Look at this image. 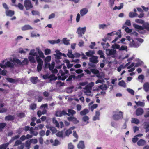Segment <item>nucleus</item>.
I'll return each mask as SVG.
<instances>
[{
    "label": "nucleus",
    "instance_id": "49",
    "mask_svg": "<svg viewBox=\"0 0 149 149\" xmlns=\"http://www.w3.org/2000/svg\"><path fill=\"white\" fill-rule=\"evenodd\" d=\"M50 130L52 131V133L53 134H56V132H58L56 129L54 127H51L50 128Z\"/></svg>",
    "mask_w": 149,
    "mask_h": 149
},
{
    "label": "nucleus",
    "instance_id": "32",
    "mask_svg": "<svg viewBox=\"0 0 149 149\" xmlns=\"http://www.w3.org/2000/svg\"><path fill=\"white\" fill-rule=\"evenodd\" d=\"M85 89L86 90L85 93H91V87L89 85H87L85 87Z\"/></svg>",
    "mask_w": 149,
    "mask_h": 149
},
{
    "label": "nucleus",
    "instance_id": "21",
    "mask_svg": "<svg viewBox=\"0 0 149 149\" xmlns=\"http://www.w3.org/2000/svg\"><path fill=\"white\" fill-rule=\"evenodd\" d=\"M35 58V56L29 55L28 57L29 61L31 63H34L36 61Z\"/></svg>",
    "mask_w": 149,
    "mask_h": 149
},
{
    "label": "nucleus",
    "instance_id": "64",
    "mask_svg": "<svg viewBox=\"0 0 149 149\" xmlns=\"http://www.w3.org/2000/svg\"><path fill=\"white\" fill-rule=\"evenodd\" d=\"M20 145L18 146L17 149H23L25 146V144L24 143H22Z\"/></svg>",
    "mask_w": 149,
    "mask_h": 149
},
{
    "label": "nucleus",
    "instance_id": "41",
    "mask_svg": "<svg viewBox=\"0 0 149 149\" xmlns=\"http://www.w3.org/2000/svg\"><path fill=\"white\" fill-rule=\"evenodd\" d=\"M56 134L57 137H63V132L62 131H58V132L56 133Z\"/></svg>",
    "mask_w": 149,
    "mask_h": 149
},
{
    "label": "nucleus",
    "instance_id": "54",
    "mask_svg": "<svg viewBox=\"0 0 149 149\" xmlns=\"http://www.w3.org/2000/svg\"><path fill=\"white\" fill-rule=\"evenodd\" d=\"M51 51L50 49L47 48L45 49L44 51L45 54V55H48L51 54Z\"/></svg>",
    "mask_w": 149,
    "mask_h": 149
},
{
    "label": "nucleus",
    "instance_id": "2",
    "mask_svg": "<svg viewBox=\"0 0 149 149\" xmlns=\"http://www.w3.org/2000/svg\"><path fill=\"white\" fill-rule=\"evenodd\" d=\"M113 113L114 114L112 116V118L115 120L117 121L123 118V113L121 111H114Z\"/></svg>",
    "mask_w": 149,
    "mask_h": 149
},
{
    "label": "nucleus",
    "instance_id": "44",
    "mask_svg": "<svg viewBox=\"0 0 149 149\" xmlns=\"http://www.w3.org/2000/svg\"><path fill=\"white\" fill-rule=\"evenodd\" d=\"M118 85L119 86L125 87H126V84L123 80H121L118 83Z\"/></svg>",
    "mask_w": 149,
    "mask_h": 149
},
{
    "label": "nucleus",
    "instance_id": "43",
    "mask_svg": "<svg viewBox=\"0 0 149 149\" xmlns=\"http://www.w3.org/2000/svg\"><path fill=\"white\" fill-rule=\"evenodd\" d=\"M98 54L100 55V57L105 58V56L104 55V54L101 50H100L98 51Z\"/></svg>",
    "mask_w": 149,
    "mask_h": 149
},
{
    "label": "nucleus",
    "instance_id": "23",
    "mask_svg": "<svg viewBox=\"0 0 149 149\" xmlns=\"http://www.w3.org/2000/svg\"><path fill=\"white\" fill-rule=\"evenodd\" d=\"M95 52L94 51L89 50L86 53V54L88 57H91L94 54Z\"/></svg>",
    "mask_w": 149,
    "mask_h": 149
},
{
    "label": "nucleus",
    "instance_id": "53",
    "mask_svg": "<svg viewBox=\"0 0 149 149\" xmlns=\"http://www.w3.org/2000/svg\"><path fill=\"white\" fill-rule=\"evenodd\" d=\"M89 119V118L88 116H84L82 118V120L86 122L87 123H88V120Z\"/></svg>",
    "mask_w": 149,
    "mask_h": 149
},
{
    "label": "nucleus",
    "instance_id": "36",
    "mask_svg": "<svg viewBox=\"0 0 149 149\" xmlns=\"http://www.w3.org/2000/svg\"><path fill=\"white\" fill-rule=\"evenodd\" d=\"M68 113L70 114V116L71 115L73 116L76 113V111L74 110L71 109H68Z\"/></svg>",
    "mask_w": 149,
    "mask_h": 149
},
{
    "label": "nucleus",
    "instance_id": "39",
    "mask_svg": "<svg viewBox=\"0 0 149 149\" xmlns=\"http://www.w3.org/2000/svg\"><path fill=\"white\" fill-rule=\"evenodd\" d=\"M110 25V24L109 23H108L107 25L105 24H100L99 26V27L100 29H103L107 27V26H109Z\"/></svg>",
    "mask_w": 149,
    "mask_h": 149
},
{
    "label": "nucleus",
    "instance_id": "31",
    "mask_svg": "<svg viewBox=\"0 0 149 149\" xmlns=\"http://www.w3.org/2000/svg\"><path fill=\"white\" fill-rule=\"evenodd\" d=\"M132 123H134L136 124H138L140 122L139 120L135 118H132L131 121Z\"/></svg>",
    "mask_w": 149,
    "mask_h": 149
},
{
    "label": "nucleus",
    "instance_id": "47",
    "mask_svg": "<svg viewBox=\"0 0 149 149\" xmlns=\"http://www.w3.org/2000/svg\"><path fill=\"white\" fill-rule=\"evenodd\" d=\"M13 61L16 63H17V64L19 65H21V61L17 58H14L13 59Z\"/></svg>",
    "mask_w": 149,
    "mask_h": 149
},
{
    "label": "nucleus",
    "instance_id": "4",
    "mask_svg": "<svg viewBox=\"0 0 149 149\" xmlns=\"http://www.w3.org/2000/svg\"><path fill=\"white\" fill-rule=\"evenodd\" d=\"M47 104H43L41 106L40 109L43 110V111L42 112L40 110L38 111V116L40 117L42 114H44L46 113L47 110L46 108H47Z\"/></svg>",
    "mask_w": 149,
    "mask_h": 149
},
{
    "label": "nucleus",
    "instance_id": "37",
    "mask_svg": "<svg viewBox=\"0 0 149 149\" xmlns=\"http://www.w3.org/2000/svg\"><path fill=\"white\" fill-rule=\"evenodd\" d=\"M48 42L51 44H54L56 43H59L60 42V39H58L56 40H49Z\"/></svg>",
    "mask_w": 149,
    "mask_h": 149
},
{
    "label": "nucleus",
    "instance_id": "15",
    "mask_svg": "<svg viewBox=\"0 0 149 149\" xmlns=\"http://www.w3.org/2000/svg\"><path fill=\"white\" fill-rule=\"evenodd\" d=\"M6 13L7 16L12 17L14 14V11L11 10H6Z\"/></svg>",
    "mask_w": 149,
    "mask_h": 149
},
{
    "label": "nucleus",
    "instance_id": "63",
    "mask_svg": "<svg viewBox=\"0 0 149 149\" xmlns=\"http://www.w3.org/2000/svg\"><path fill=\"white\" fill-rule=\"evenodd\" d=\"M30 108L33 110L36 107V104H31L30 106Z\"/></svg>",
    "mask_w": 149,
    "mask_h": 149
},
{
    "label": "nucleus",
    "instance_id": "48",
    "mask_svg": "<svg viewBox=\"0 0 149 149\" xmlns=\"http://www.w3.org/2000/svg\"><path fill=\"white\" fill-rule=\"evenodd\" d=\"M135 103L138 106H139L141 107H144L145 105V103L143 102L138 101V102H135Z\"/></svg>",
    "mask_w": 149,
    "mask_h": 149
},
{
    "label": "nucleus",
    "instance_id": "7",
    "mask_svg": "<svg viewBox=\"0 0 149 149\" xmlns=\"http://www.w3.org/2000/svg\"><path fill=\"white\" fill-rule=\"evenodd\" d=\"M63 115H67L68 116H70L69 113H67L64 110H63L62 111H57L56 113V116L57 117H61Z\"/></svg>",
    "mask_w": 149,
    "mask_h": 149
},
{
    "label": "nucleus",
    "instance_id": "34",
    "mask_svg": "<svg viewBox=\"0 0 149 149\" xmlns=\"http://www.w3.org/2000/svg\"><path fill=\"white\" fill-rule=\"evenodd\" d=\"M9 145V143L3 144L0 146V149H6Z\"/></svg>",
    "mask_w": 149,
    "mask_h": 149
},
{
    "label": "nucleus",
    "instance_id": "5",
    "mask_svg": "<svg viewBox=\"0 0 149 149\" xmlns=\"http://www.w3.org/2000/svg\"><path fill=\"white\" fill-rule=\"evenodd\" d=\"M86 31V27L81 28L80 27L78 28L77 29V31L79 37H81L83 34H85V32Z\"/></svg>",
    "mask_w": 149,
    "mask_h": 149
},
{
    "label": "nucleus",
    "instance_id": "12",
    "mask_svg": "<svg viewBox=\"0 0 149 149\" xmlns=\"http://www.w3.org/2000/svg\"><path fill=\"white\" fill-rule=\"evenodd\" d=\"M144 112L143 109L141 108H137L136 111V114L137 116L141 115L143 114Z\"/></svg>",
    "mask_w": 149,
    "mask_h": 149
},
{
    "label": "nucleus",
    "instance_id": "50",
    "mask_svg": "<svg viewBox=\"0 0 149 149\" xmlns=\"http://www.w3.org/2000/svg\"><path fill=\"white\" fill-rule=\"evenodd\" d=\"M75 76L74 75H71L69 76L68 78L66 79V81H72V78H73L74 79H75Z\"/></svg>",
    "mask_w": 149,
    "mask_h": 149
},
{
    "label": "nucleus",
    "instance_id": "18",
    "mask_svg": "<svg viewBox=\"0 0 149 149\" xmlns=\"http://www.w3.org/2000/svg\"><path fill=\"white\" fill-rule=\"evenodd\" d=\"M88 12L87 9L86 8H84L81 10L80 13L81 16H82L86 14Z\"/></svg>",
    "mask_w": 149,
    "mask_h": 149
},
{
    "label": "nucleus",
    "instance_id": "59",
    "mask_svg": "<svg viewBox=\"0 0 149 149\" xmlns=\"http://www.w3.org/2000/svg\"><path fill=\"white\" fill-rule=\"evenodd\" d=\"M112 47L113 49H118L120 48V45L117 44H115L112 45Z\"/></svg>",
    "mask_w": 149,
    "mask_h": 149
},
{
    "label": "nucleus",
    "instance_id": "28",
    "mask_svg": "<svg viewBox=\"0 0 149 149\" xmlns=\"http://www.w3.org/2000/svg\"><path fill=\"white\" fill-rule=\"evenodd\" d=\"M144 128L145 129L146 132H147L149 131V123L148 122H145L144 123Z\"/></svg>",
    "mask_w": 149,
    "mask_h": 149
},
{
    "label": "nucleus",
    "instance_id": "62",
    "mask_svg": "<svg viewBox=\"0 0 149 149\" xmlns=\"http://www.w3.org/2000/svg\"><path fill=\"white\" fill-rule=\"evenodd\" d=\"M135 22L137 23L141 24H143L144 22V21L143 20L139 19H136Z\"/></svg>",
    "mask_w": 149,
    "mask_h": 149
},
{
    "label": "nucleus",
    "instance_id": "14",
    "mask_svg": "<svg viewBox=\"0 0 149 149\" xmlns=\"http://www.w3.org/2000/svg\"><path fill=\"white\" fill-rule=\"evenodd\" d=\"M22 31H26L29 30H32L33 28L29 25H25L22 27Z\"/></svg>",
    "mask_w": 149,
    "mask_h": 149
},
{
    "label": "nucleus",
    "instance_id": "11",
    "mask_svg": "<svg viewBox=\"0 0 149 149\" xmlns=\"http://www.w3.org/2000/svg\"><path fill=\"white\" fill-rule=\"evenodd\" d=\"M77 147L79 149H84L85 148V145L83 141H81L77 145Z\"/></svg>",
    "mask_w": 149,
    "mask_h": 149
},
{
    "label": "nucleus",
    "instance_id": "33",
    "mask_svg": "<svg viewBox=\"0 0 149 149\" xmlns=\"http://www.w3.org/2000/svg\"><path fill=\"white\" fill-rule=\"evenodd\" d=\"M38 54L39 55V57H40L42 58H45L43 53L39 49H38Z\"/></svg>",
    "mask_w": 149,
    "mask_h": 149
},
{
    "label": "nucleus",
    "instance_id": "8",
    "mask_svg": "<svg viewBox=\"0 0 149 149\" xmlns=\"http://www.w3.org/2000/svg\"><path fill=\"white\" fill-rule=\"evenodd\" d=\"M67 120L70 121L72 122L73 123L76 124L79 122L77 118L74 116H70L67 117Z\"/></svg>",
    "mask_w": 149,
    "mask_h": 149
},
{
    "label": "nucleus",
    "instance_id": "17",
    "mask_svg": "<svg viewBox=\"0 0 149 149\" xmlns=\"http://www.w3.org/2000/svg\"><path fill=\"white\" fill-rule=\"evenodd\" d=\"M15 117L14 116L8 115L6 116L5 117V119L6 120L11 121L14 119Z\"/></svg>",
    "mask_w": 149,
    "mask_h": 149
},
{
    "label": "nucleus",
    "instance_id": "52",
    "mask_svg": "<svg viewBox=\"0 0 149 149\" xmlns=\"http://www.w3.org/2000/svg\"><path fill=\"white\" fill-rule=\"evenodd\" d=\"M15 6L16 7H18L20 10H23L24 8L23 5L20 3H19L17 5H15Z\"/></svg>",
    "mask_w": 149,
    "mask_h": 149
},
{
    "label": "nucleus",
    "instance_id": "29",
    "mask_svg": "<svg viewBox=\"0 0 149 149\" xmlns=\"http://www.w3.org/2000/svg\"><path fill=\"white\" fill-rule=\"evenodd\" d=\"M31 143L29 140H27L26 141L25 144V149H29L30 147Z\"/></svg>",
    "mask_w": 149,
    "mask_h": 149
},
{
    "label": "nucleus",
    "instance_id": "40",
    "mask_svg": "<svg viewBox=\"0 0 149 149\" xmlns=\"http://www.w3.org/2000/svg\"><path fill=\"white\" fill-rule=\"evenodd\" d=\"M90 70L93 73L95 74H97L99 73V71L96 69H91Z\"/></svg>",
    "mask_w": 149,
    "mask_h": 149
},
{
    "label": "nucleus",
    "instance_id": "45",
    "mask_svg": "<svg viewBox=\"0 0 149 149\" xmlns=\"http://www.w3.org/2000/svg\"><path fill=\"white\" fill-rule=\"evenodd\" d=\"M51 56H48L45 58L44 61L45 63H48L51 61Z\"/></svg>",
    "mask_w": 149,
    "mask_h": 149
},
{
    "label": "nucleus",
    "instance_id": "22",
    "mask_svg": "<svg viewBox=\"0 0 149 149\" xmlns=\"http://www.w3.org/2000/svg\"><path fill=\"white\" fill-rule=\"evenodd\" d=\"M4 106L3 104L2 103H0V113L6 112L7 111L6 109L4 108H2Z\"/></svg>",
    "mask_w": 149,
    "mask_h": 149
},
{
    "label": "nucleus",
    "instance_id": "27",
    "mask_svg": "<svg viewBox=\"0 0 149 149\" xmlns=\"http://www.w3.org/2000/svg\"><path fill=\"white\" fill-rule=\"evenodd\" d=\"M49 79L50 81H55L57 79V77L55 76L54 74H51L49 76Z\"/></svg>",
    "mask_w": 149,
    "mask_h": 149
},
{
    "label": "nucleus",
    "instance_id": "38",
    "mask_svg": "<svg viewBox=\"0 0 149 149\" xmlns=\"http://www.w3.org/2000/svg\"><path fill=\"white\" fill-rule=\"evenodd\" d=\"M137 15L138 14L137 13L132 12H130L129 14V17L130 18H133L136 17Z\"/></svg>",
    "mask_w": 149,
    "mask_h": 149
},
{
    "label": "nucleus",
    "instance_id": "55",
    "mask_svg": "<svg viewBox=\"0 0 149 149\" xmlns=\"http://www.w3.org/2000/svg\"><path fill=\"white\" fill-rule=\"evenodd\" d=\"M22 142L20 140H17L13 146H16L22 143Z\"/></svg>",
    "mask_w": 149,
    "mask_h": 149
},
{
    "label": "nucleus",
    "instance_id": "25",
    "mask_svg": "<svg viewBox=\"0 0 149 149\" xmlns=\"http://www.w3.org/2000/svg\"><path fill=\"white\" fill-rule=\"evenodd\" d=\"M52 122L54 124H55L56 127L58 128L60 127L59 124L55 118H52Z\"/></svg>",
    "mask_w": 149,
    "mask_h": 149
},
{
    "label": "nucleus",
    "instance_id": "42",
    "mask_svg": "<svg viewBox=\"0 0 149 149\" xmlns=\"http://www.w3.org/2000/svg\"><path fill=\"white\" fill-rule=\"evenodd\" d=\"M6 79L8 81L11 83H15L17 81L14 79L11 78H6Z\"/></svg>",
    "mask_w": 149,
    "mask_h": 149
},
{
    "label": "nucleus",
    "instance_id": "9",
    "mask_svg": "<svg viewBox=\"0 0 149 149\" xmlns=\"http://www.w3.org/2000/svg\"><path fill=\"white\" fill-rule=\"evenodd\" d=\"M98 58L97 56L93 55L89 59L91 62L95 63H97L99 61Z\"/></svg>",
    "mask_w": 149,
    "mask_h": 149
},
{
    "label": "nucleus",
    "instance_id": "3",
    "mask_svg": "<svg viewBox=\"0 0 149 149\" xmlns=\"http://www.w3.org/2000/svg\"><path fill=\"white\" fill-rule=\"evenodd\" d=\"M133 26L136 29L139 30H143L144 29H146V30L149 31V23H148L144 24L143 26H139L136 24H133Z\"/></svg>",
    "mask_w": 149,
    "mask_h": 149
},
{
    "label": "nucleus",
    "instance_id": "20",
    "mask_svg": "<svg viewBox=\"0 0 149 149\" xmlns=\"http://www.w3.org/2000/svg\"><path fill=\"white\" fill-rule=\"evenodd\" d=\"M146 143V142L143 139H140L137 142V144L139 146H144Z\"/></svg>",
    "mask_w": 149,
    "mask_h": 149
},
{
    "label": "nucleus",
    "instance_id": "61",
    "mask_svg": "<svg viewBox=\"0 0 149 149\" xmlns=\"http://www.w3.org/2000/svg\"><path fill=\"white\" fill-rule=\"evenodd\" d=\"M69 40H67L66 38H64L63 39V43L66 45L69 44Z\"/></svg>",
    "mask_w": 149,
    "mask_h": 149
},
{
    "label": "nucleus",
    "instance_id": "1",
    "mask_svg": "<svg viewBox=\"0 0 149 149\" xmlns=\"http://www.w3.org/2000/svg\"><path fill=\"white\" fill-rule=\"evenodd\" d=\"M5 61H3L2 63H0V67L2 68L3 69H5L6 67L10 68L11 69L13 68H14V65L12 63L10 62L9 61H7L4 64V62ZM7 71L5 70H2L1 68H0V74L5 76L7 73Z\"/></svg>",
    "mask_w": 149,
    "mask_h": 149
},
{
    "label": "nucleus",
    "instance_id": "60",
    "mask_svg": "<svg viewBox=\"0 0 149 149\" xmlns=\"http://www.w3.org/2000/svg\"><path fill=\"white\" fill-rule=\"evenodd\" d=\"M116 52V51L115 50H110L109 52V55H114L115 54Z\"/></svg>",
    "mask_w": 149,
    "mask_h": 149
},
{
    "label": "nucleus",
    "instance_id": "26",
    "mask_svg": "<svg viewBox=\"0 0 149 149\" xmlns=\"http://www.w3.org/2000/svg\"><path fill=\"white\" fill-rule=\"evenodd\" d=\"M30 80L33 84H36L37 82V77H31Z\"/></svg>",
    "mask_w": 149,
    "mask_h": 149
},
{
    "label": "nucleus",
    "instance_id": "13",
    "mask_svg": "<svg viewBox=\"0 0 149 149\" xmlns=\"http://www.w3.org/2000/svg\"><path fill=\"white\" fill-rule=\"evenodd\" d=\"M50 142L52 145L54 146H57L60 143V141L57 139H55L54 142L53 140L51 139L50 140Z\"/></svg>",
    "mask_w": 149,
    "mask_h": 149
},
{
    "label": "nucleus",
    "instance_id": "56",
    "mask_svg": "<svg viewBox=\"0 0 149 149\" xmlns=\"http://www.w3.org/2000/svg\"><path fill=\"white\" fill-rule=\"evenodd\" d=\"M65 134L67 136H69L70 134L72 133V131L70 128L67 130L65 131Z\"/></svg>",
    "mask_w": 149,
    "mask_h": 149
},
{
    "label": "nucleus",
    "instance_id": "46",
    "mask_svg": "<svg viewBox=\"0 0 149 149\" xmlns=\"http://www.w3.org/2000/svg\"><path fill=\"white\" fill-rule=\"evenodd\" d=\"M67 55L70 58H73L74 57V56L72 54V52L71 50L68 51Z\"/></svg>",
    "mask_w": 149,
    "mask_h": 149
},
{
    "label": "nucleus",
    "instance_id": "57",
    "mask_svg": "<svg viewBox=\"0 0 149 149\" xmlns=\"http://www.w3.org/2000/svg\"><path fill=\"white\" fill-rule=\"evenodd\" d=\"M68 149H74V146L72 143L70 142L68 144Z\"/></svg>",
    "mask_w": 149,
    "mask_h": 149
},
{
    "label": "nucleus",
    "instance_id": "51",
    "mask_svg": "<svg viewBox=\"0 0 149 149\" xmlns=\"http://www.w3.org/2000/svg\"><path fill=\"white\" fill-rule=\"evenodd\" d=\"M43 64V61L38 56V65L42 66Z\"/></svg>",
    "mask_w": 149,
    "mask_h": 149
},
{
    "label": "nucleus",
    "instance_id": "10",
    "mask_svg": "<svg viewBox=\"0 0 149 149\" xmlns=\"http://www.w3.org/2000/svg\"><path fill=\"white\" fill-rule=\"evenodd\" d=\"M129 45L131 47L137 48L139 46V44L138 42H135L132 39V41L130 42Z\"/></svg>",
    "mask_w": 149,
    "mask_h": 149
},
{
    "label": "nucleus",
    "instance_id": "30",
    "mask_svg": "<svg viewBox=\"0 0 149 149\" xmlns=\"http://www.w3.org/2000/svg\"><path fill=\"white\" fill-rule=\"evenodd\" d=\"M48 65H49L48 68H49V70L50 71H52L55 65V62H52L51 63V64L49 63V64Z\"/></svg>",
    "mask_w": 149,
    "mask_h": 149
},
{
    "label": "nucleus",
    "instance_id": "35",
    "mask_svg": "<svg viewBox=\"0 0 149 149\" xmlns=\"http://www.w3.org/2000/svg\"><path fill=\"white\" fill-rule=\"evenodd\" d=\"M88 110L87 109H85L84 110L81 111L80 112L81 115H84L88 113Z\"/></svg>",
    "mask_w": 149,
    "mask_h": 149
},
{
    "label": "nucleus",
    "instance_id": "6",
    "mask_svg": "<svg viewBox=\"0 0 149 149\" xmlns=\"http://www.w3.org/2000/svg\"><path fill=\"white\" fill-rule=\"evenodd\" d=\"M24 6L27 10H29L33 7L31 1L29 0H25L24 1Z\"/></svg>",
    "mask_w": 149,
    "mask_h": 149
},
{
    "label": "nucleus",
    "instance_id": "58",
    "mask_svg": "<svg viewBox=\"0 0 149 149\" xmlns=\"http://www.w3.org/2000/svg\"><path fill=\"white\" fill-rule=\"evenodd\" d=\"M6 123H0V130L3 129L6 125Z\"/></svg>",
    "mask_w": 149,
    "mask_h": 149
},
{
    "label": "nucleus",
    "instance_id": "16",
    "mask_svg": "<svg viewBox=\"0 0 149 149\" xmlns=\"http://www.w3.org/2000/svg\"><path fill=\"white\" fill-rule=\"evenodd\" d=\"M29 54V55L35 56V58L37 61V54L34 49L31 50Z\"/></svg>",
    "mask_w": 149,
    "mask_h": 149
},
{
    "label": "nucleus",
    "instance_id": "24",
    "mask_svg": "<svg viewBox=\"0 0 149 149\" xmlns=\"http://www.w3.org/2000/svg\"><path fill=\"white\" fill-rule=\"evenodd\" d=\"M143 89L146 92L149 90V84L148 82L145 83L143 85Z\"/></svg>",
    "mask_w": 149,
    "mask_h": 149
},
{
    "label": "nucleus",
    "instance_id": "19",
    "mask_svg": "<svg viewBox=\"0 0 149 149\" xmlns=\"http://www.w3.org/2000/svg\"><path fill=\"white\" fill-rule=\"evenodd\" d=\"M29 61L27 58H24V60L21 62V65H28Z\"/></svg>",
    "mask_w": 149,
    "mask_h": 149
}]
</instances>
